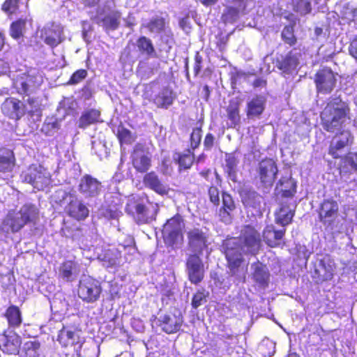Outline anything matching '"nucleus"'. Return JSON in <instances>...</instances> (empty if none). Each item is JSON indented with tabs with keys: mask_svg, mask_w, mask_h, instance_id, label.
Masks as SVG:
<instances>
[{
	"mask_svg": "<svg viewBox=\"0 0 357 357\" xmlns=\"http://www.w3.org/2000/svg\"><path fill=\"white\" fill-rule=\"evenodd\" d=\"M320 124L327 132L335 133L330 143L328 153L333 159H340V151L350 146L354 136L349 130L345 129L351 121L349 105L338 96L330 97L320 112Z\"/></svg>",
	"mask_w": 357,
	"mask_h": 357,
	"instance_id": "f257e3e1",
	"label": "nucleus"
},
{
	"mask_svg": "<svg viewBox=\"0 0 357 357\" xmlns=\"http://www.w3.org/2000/svg\"><path fill=\"white\" fill-rule=\"evenodd\" d=\"M40 219V211L33 204H24L19 211L10 210L2 220L0 231L5 234L17 233L28 224L36 225Z\"/></svg>",
	"mask_w": 357,
	"mask_h": 357,
	"instance_id": "f03ea898",
	"label": "nucleus"
},
{
	"mask_svg": "<svg viewBox=\"0 0 357 357\" xmlns=\"http://www.w3.org/2000/svg\"><path fill=\"white\" fill-rule=\"evenodd\" d=\"M318 220L326 230H340L342 228L340 221V205L333 197L324 199L317 208Z\"/></svg>",
	"mask_w": 357,
	"mask_h": 357,
	"instance_id": "7ed1b4c3",
	"label": "nucleus"
},
{
	"mask_svg": "<svg viewBox=\"0 0 357 357\" xmlns=\"http://www.w3.org/2000/svg\"><path fill=\"white\" fill-rule=\"evenodd\" d=\"M102 292L101 283L96 279L86 276L78 284L77 296L85 303H94L99 301Z\"/></svg>",
	"mask_w": 357,
	"mask_h": 357,
	"instance_id": "20e7f679",
	"label": "nucleus"
},
{
	"mask_svg": "<svg viewBox=\"0 0 357 357\" xmlns=\"http://www.w3.org/2000/svg\"><path fill=\"white\" fill-rule=\"evenodd\" d=\"M337 73L331 68L324 66L317 70L314 75V83L318 93L329 94L335 89L337 84Z\"/></svg>",
	"mask_w": 357,
	"mask_h": 357,
	"instance_id": "39448f33",
	"label": "nucleus"
},
{
	"mask_svg": "<svg viewBox=\"0 0 357 357\" xmlns=\"http://www.w3.org/2000/svg\"><path fill=\"white\" fill-rule=\"evenodd\" d=\"M238 238L242 247L245 248L249 253L257 255L259 252L261 245V235L255 226H243Z\"/></svg>",
	"mask_w": 357,
	"mask_h": 357,
	"instance_id": "423d86ee",
	"label": "nucleus"
},
{
	"mask_svg": "<svg viewBox=\"0 0 357 357\" xmlns=\"http://www.w3.org/2000/svg\"><path fill=\"white\" fill-rule=\"evenodd\" d=\"M24 181L31 184L38 190H43L49 184L50 174L40 164H31L22 173Z\"/></svg>",
	"mask_w": 357,
	"mask_h": 357,
	"instance_id": "0eeeda50",
	"label": "nucleus"
},
{
	"mask_svg": "<svg viewBox=\"0 0 357 357\" xmlns=\"http://www.w3.org/2000/svg\"><path fill=\"white\" fill-rule=\"evenodd\" d=\"M257 172L260 182L259 187L268 188L273 185L276 179L278 168L275 160L265 158L259 161Z\"/></svg>",
	"mask_w": 357,
	"mask_h": 357,
	"instance_id": "6e6552de",
	"label": "nucleus"
},
{
	"mask_svg": "<svg viewBox=\"0 0 357 357\" xmlns=\"http://www.w3.org/2000/svg\"><path fill=\"white\" fill-rule=\"evenodd\" d=\"M336 266L334 260L328 255H325L318 261L314 267L313 279L317 284H322L325 282L333 280Z\"/></svg>",
	"mask_w": 357,
	"mask_h": 357,
	"instance_id": "1a4fd4ad",
	"label": "nucleus"
},
{
	"mask_svg": "<svg viewBox=\"0 0 357 357\" xmlns=\"http://www.w3.org/2000/svg\"><path fill=\"white\" fill-rule=\"evenodd\" d=\"M63 29L59 24L50 22L40 31V38L51 48L57 47L63 41Z\"/></svg>",
	"mask_w": 357,
	"mask_h": 357,
	"instance_id": "9d476101",
	"label": "nucleus"
},
{
	"mask_svg": "<svg viewBox=\"0 0 357 357\" xmlns=\"http://www.w3.org/2000/svg\"><path fill=\"white\" fill-rule=\"evenodd\" d=\"M57 341L63 348L77 346L79 349L77 350V356H80L78 352H79V349L82 347L84 340L81 338L78 331L68 326H63L62 328L59 331Z\"/></svg>",
	"mask_w": 357,
	"mask_h": 357,
	"instance_id": "9b49d317",
	"label": "nucleus"
},
{
	"mask_svg": "<svg viewBox=\"0 0 357 357\" xmlns=\"http://www.w3.org/2000/svg\"><path fill=\"white\" fill-rule=\"evenodd\" d=\"M189 281L194 284L200 283L204 278V264L197 254L190 255L186 261Z\"/></svg>",
	"mask_w": 357,
	"mask_h": 357,
	"instance_id": "f8f14e48",
	"label": "nucleus"
},
{
	"mask_svg": "<svg viewBox=\"0 0 357 357\" xmlns=\"http://www.w3.org/2000/svg\"><path fill=\"white\" fill-rule=\"evenodd\" d=\"M125 210L135 219L137 224L147 223L151 219L148 207L138 199L130 200L126 204Z\"/></svg>",
	"mask_w": 357,
	"mask_h": 357,
	"instance_id": "ddd939ff",
	"label": "nucleus"
},
{
	"mask_svg": "<svg viewBox=\"0 0 357 357\" xmlns=\"http://www.w3.org/2000/svg\"><path fill=\"white\" fill-rule=\"evenodd\" d=\"M227 268L231 276L237 275L243 269L244 258L238 248L227 247L225 249Z\"/></svg>",
	"mask_w": 357,
	"mask_h": 357,
	"instance_id": "4468645a",
	"label": "nucleus"
},
{
	"mask_svg": "<svg viewBox=\"0 0 357 357\" xmlns=\"http://www.w3.org/2000/svg\"><path fill=\"white\" fill-rule=\"evenodd\" d=\"M130 158L132 166L137 172L146 173L151 167V159L140 144H137L134 147Z\"/></svg>",
	"mask_w": 357,
	"mask_h": 357,
	"instance_id": "2eb2a0df",
	"label": "nucleus"
},
{
	"mask_svg": "<svg viewBox=\"0 0 357 357\" xmlns=\"http://www.w3.org/2000/svg\"><path fill=\"white\" fill-rule=\"evenodd\" d=\"M286 229H276L273 225H266L262 231V238L270 248H278L284 245V237Z\"/></svg>",
	"mask_w": 357,
	"mask_h": 357,
	"instance_id": "dca6fc26",
	"label": "nucleus"
},
{
	"mask_svg": "<svg viewBox=\"0 0 357 357\" xmlns=\"http://www.w3.org/2000/svg\"><path fill=\"white\" fill-rule=\"evenodd\" d=\"M188 244L192 251L197 252L200 255L204 249L207 248V236L199 228L190 229L187 233Z\"/></svg>",
	"mask_w": 357,
	"mask_h": 357,
	"instance_id": "f3484780",
	"label": "nucleus"
},
{
	"mask_svg": "<svg viewBox=\"0 0 357 357\" xmlns=\"http://www.w3.org/2000/svg\"><path fill=\"white\" fill-rule=\"evenodd\" d=\"M24 107L25 105L20 100L10 98L3 103L1 110L9 119L18 121L25 114Z\"/></svg>",
	"mask_w": 357,
	"mask_h": 357,
	"instance_id": "a211bd4d",
	"label": "nucleus"
},
{
	"mask_svg": "<svg viewBox=\"0 0 357 357\" xmlns=\"http://www.w3.org/2000/svg\"><path fill=\"white\" fill-rule=\"evenodd\" d=\"M101 190V183L89 174H85L79 184V190L86 197L98 196Z\"/></svg>",
	"mask_w": 357,
	"mask_h": 357,
	"instance_id": "6ab92c4d",
	"label": "nucleus"
},
{
	"mask_svg": "<svg viewBox=\"0 0 357 357\" xmlns=\"http://www.w3.org/2000/svg\"><path fill=\"white\" fill-rule=\"evenodd\" d=\"M298 58L292 50L289 51L286 54L278 55L275 59L277 68L286 74H289L298 66Z\"/></svg>",
	"mask_w": 357,
	"mask_h": 357,
	"instance_id": "aec40b11",
	"label": "nucleus"
},
{
	"mask_svg": "<svg viewBox=\"0 0 357 357\" xmlns=\"http://www.w3.org/2000/svg\"><path fill=\"white\" fill-rule=\"evenodd\" d=\"M252 279L261 288H266L270 282L271 274L266 264L257 261L252 264Z\"/></svg>",
	"mask_w": 357,
	"mask_h": 357,
	"instance_id": "412c9836",
	"label": "nucleus"
},
{
	"mask_svg": "<svg viewBox=\"0 0 357 357\" xmlns=\"http://www.w3.org/2000/svg\"><path fill=\"white\" fill-rule=\"evenodd\" d=\"M143 183L146 188L160 195L163 196L169 193L168 185L162 183L158 174L153 171L145 174L143 177Z\"/></svg>",
	"mask_w": 357,
	"mask_h": 357,
	"instance_id": "4be33fe9",
	"label": "nucleus"
},
{
	"mask_svg": "<svg viewBox=\"0 0 357 357\" xmlns=\"http://www.w3.org/2000/svg\"><path fill=\"white\" fill-rule=\"evenodd\" d=\"M236 210V204L232 196L227 192H222L221 206L218 211L220 220L224 222H230L233 212Z\"/></svg>",
	"mask_w": 357,
	"mask_h": 357,
	"instance_id": "5701e85b",
	"label": "nucleus"
},
{
	"mask_svg": "<svg viewBox=\"0 0 357 357\" xmlns=\"http://www.w3.org/2000/svg\"><path fill=\"white\" fill-rule=\"evenodd\" d=\"M68 216L77 220H83L89 216L88 208L77 198L72 199L65 207Z\"/></svg>",
	"mask_w": 357,
	"mask_h": 357,
	"instance_id": "b1692460",
	"label": "nucleus"
},
{
	"mask_svg": "<svg viewBox=\"0 0 357 357\" xmlns=\"http://www.w3.org/2000/svg\"><path fill=\"white\" fill-rule=\"evenodd\" d=\"M241 101L238 97L229 100L228 105L225 108L227 117L229 120L228 128H235L241 123Z\"/></svg>",
	"mask_w": 357,
	"mask_h": 357,
	"instance_id": "393cba45",
	"label": "nucleus"
},
{
	"mask_svg": "<svg viewBox=\"0 0 357 357\" xmlns=\"http://www.w3.org/2000/svg\"><path fill=\"white\" fill-rule=\"evenodd\" d=\"M266 99L264 96L257 95L248 102L246 116L248 119L259 118L266 108Z\"/></svg>",
	"mask_w": 357,
	"mask_h": 357,
	"instance_id": "a878e982",
	"label": "nucleus"
},
{
	"mask_svg": "<svg viewBox=\"0 0 357 357\" xmlns=\"http://www.w3.org/2000/svg\"><path fill=\"white\" fill-rule=\"evenodd\" d=\"M183 322V320L181 315L165 314L160 320L159 326L162 331L167 334H173L180 330Z\"/></svg>",
	"mask_w": 357,
	"mask_h": 357,
	"instance_id": "bb28decb",
	"label": "nucleus"
},
{
	"mask_svg": "<svg viewBox=\"0 0 357 357\" xmlns=\"http://www.w3.org/2000/svg\"><path fill=\"white\" fill-rule=\"evenodd\" d=\"M176 98L173 89L169 86H165L155 95L153 102L158 108L167 109L173 104Z\"/></svg>",
	"mask_w": 357,
	"mask_h": 357,
	"instance_id": "cd10ccee",
	"label": "nucleus"
},
{
	"mask_svg": "<svg viewBox=\"0 0 357 357\" xmlns=\"http://www.w3.org/2000/svg\"><path fill=\"white\" fill-rule=\"evenodd\" d=\"M294 215L295 210L291 209L287 202H283L275 212V222L282 227H286L292 222Z\"/></svg>",
	"mask_w": 357,
	"mask_h": 357,
	"instance_id": "c85d7f7f",
	"label": "nucleus"
},
{
	"mask_svg": "<svg viewBox=\"0 0 357 357\" xmlns=\"http://www.w3.org/2000/svg\"><path fill=\"white\" fill-rule=\"evenodd\" d=\"M101 112L97 109H89L82 112L79 118L78 128L86 129L89 126L102 122Z\"/></svg>",
	"mask_w": 357,
	"mask_h": 357,
	"instance_id": "c756f323",
	"label": "nucleus"
},
{
	"mask_svg": "<svg viewBox=\"0 0 357 357\" xmlns=\"http://www.w3.org/2000/svg\"><path fill=\"white\" fill-rule=\"evenodd\" d=\"M77 272V264L74 260L63 261L59 267V278L65 282H72Z\"/></svg>",
	"mask_w": 357,
	"mask_h": 357,
	"instance_id": "7c9ffc66",
	"label": "nucleus"
},
{
	"mask_svg": "<svg viewBox=\"0 0 357 357\" xmlns=\"http://www.w3.org/2000/svg\"><path fill=\"white\" fill-rule=\"evenodd\" d=\"M15 164L14 153L8 149H0V172H11Z\"/></svg>",
	"mask_w": 357,
	"mask_h": 357,
	"instance_id": "2f4dec72",
	"label": "nucleus"
},
{
	"mask_svg": "<svg viewBox=\"0 0 357 357\" xmlns=\"http://www.w3.org/2000/svg\"><path fill=\"white\" fill-rule=\"evenodd\" d=\"M136 46L141 54L151 58L157 56L154 45L149 38L145 36H139L136 40Z\"/></svg>",
	"mask_w": 357,
	"mask_h": 357,
	"instance_id": "473e14b6",
	"label": "nucleus"
},
{
	"mask_svg": "<svg viewBox=\"0 0 357 357\" xmlns=\"http://www.w3.org/2000/svg\"><path fill=\"white\" fill-rule=\"evenodd\" d=\"M4 317L10 328H18L22 322L21 310L15 305H11L6 309Z\"/></svg>",
	"mask_w": 357,
	"mask_h": 357,
	"instance_id": "72a5a7b5",
	"label": "nucleus"
},
{
	"mask_svg": "<svg viewBox=\"0 0 357 357\" xmlns=\"http://www.w3.org/2000/svg\"><path fill=\"white\" fill-rule=\"evenodd\" d=\"M168 24L166 19L161 16L153 17L146 24H142V27L146 29L150 33H160L164 32Z\"/></svg>",
	"mask_w": 357,
	"mask_h": 357,
	"instance_id": "f704fd0d",
	"label": "nucleus"
},
{
	"mask_svg": "<svg viewBox=\"0 0 357 357\" xmlns=\"http://www.w3.org/2000/svg\"><path fill=\"white\" fill-rule=\"evenodd\" d=\"M121 14L114 10L105 15L102 19V26L106 31L116 30L120 25Z\"/></svg>",
	"mask_w": 357,
	"mask_h": 357,
	"instance_id": "c9c22d12",
	"label": "nucleus"
},
{
	"mask_svg": "<svg viewBox=\"0 0 357 357\" xmlns=\"http://www.w3.org/2000/svg\"><path fill=\"white\" fill-rule=\"evenodd\" d=\"M20 344L21 340L17 335L13 336L5 335L2 344V351L8 354H16L19 351Z\"/></svg>",
	"mask_w": 357,
	"mask_h": 357,
	"instance_id": "e433bc0d",
	"label": "nucleus"
},
{
	"mask_svg": "<svg viewBox=\"0 0 357 357\" xmlns=\"http://www.w3.org/2000/svg\"><path fill=\"white\" fill-rule=\"evenodd\" d=\"M175 160L178 165L179 170L190 169L195 162L194 151L188 149L184 153H177Z\"/></svg>",
	"mask_w": 357,
	"mask_h": 357,
	"instance_id": "4c0bfd02",
	"label": "nucleus"
},
{
	"mask_svg": "<svg viewBox=\"0 0 357 357\" xmlns=\"http://www.w3.org/2000/svg\"><path fill=\"white\" fill-rule=\"evenodd\" d=\"M294 27L295 23L293 22L285 25L281 31L282 40L290 47H294L298 42Z\"/></svg>",
	"mask_w": 357,
	"mask_h": 357,
	"instance_id": "58836bf2",
	"label": "nucleus"
},
{
	"mask_svg": "<svg viewBox=\"0 0 357 357\" xmlns=\"http://www.w3.org/2000/svg\"><path fill=\"white\" fill-rule=\"evenodd\" d=\"M282 196L292 197L296 192V184L291 178H282L279 180Z\"/></svg>",
	"mask_w": 357,
	"mask_h": 357,
	"instance_id": "ea45409f",
	"label": "nucleus"
},
{
	"mask_svg": "<svg viewBox=\"0 0 357 357\" xmlns=\"http://www.w3.org/2000/svg\"><path fill=\"white\" fill-rule=\"evenodd\" d=\"M24 0H5L1 6V10L8 15L16 14L20 9V6ZM29 0H25V6L26 8L29 6Z\"/></svg>",
	"mask_w": 357,
	"mask_h": 357,
	"instance_id": "a19ab883",
	"label": "nucleus"
},
{
	"mask_svg": "<svg viewBox=\"0 0 357 357\" xmlns=\"http://www.w3.org/2000/svg\"><path fill=\"white\" fill-rule=\"evenodd\" d=\"M292 9L301 15H307L312 12L311 0H292Z\"/></svg>",
	"mask_w": 357,
	"mask_h": 357,
	"instance_id": "79ce46f5",
	"label": "nucleus"
},
{
	"mask_svg": "<svg viewBox=\"0 0 357 357\" xmlns=\"http://www.w3.org/2000/svg\"><path fill=\"white\" fill-rule=\"evenodd\" d=\"M26 20L19 19L13 22L10 27V35L14 39H19L23 36V31L25 29Z\"/></svg>",
	"mask_w": 357,
	"mask_h": 357,
	"instance_id": "37998d69",
	"label": "nucleus"
},
{
	"mask_svg": "<svg viewBox=\"0 0 357 357\" xmlns=\"http://www.w3.org/2000/svg\"><path fill=\"white\" fill-rule=\"evenodd\" d=\"M162 235L166 241L171 245L176 244L179 240L183 238L181 229H162Z\"/></svg>",
	"mask_w": 357,
	"mask_h": 357,
	"instance_id": "c03bdc74",
	"label": "nucleus"
},
{
	"mask_svg": "<svg viewBox=\"0 0 357 357\" xmlns=\"http://www.w3.org/2000/svg\"><path fill=\"white\" fill-rule=\"evenodd\" d=\"M241 197L243 204L254 206L258 202L260 195L255 190H244L241 192Z\"/></svg>",
	"mask_w": 357,
	"mask_h": 357,
	"instance_id": "a18cd8bd",
	"label": "nucleus"
},
{
	"mask_svg": "<svg viewBox=\"0 0 357 357\" xmlns=\"http://www.w3.org/2000/svg\"><path fill=\"white\" fill-rule=\"evenodd\" d=\"M121 257V252L117 249H108L105 251L102 260L108 262L110 266H114L119 264Z\"/></svg>",
	"mask_w": 357,
	"mask_h": 357,
	"instance_id": "49530a36",
	"label": "nucleus"
},
{
	"mask_svg": "<svg viewBox=\"0 0 357 357\" xmlns=\"http://www.w3.org/2000/svg\"><path fill=\"white\" fill-rule=\"evenodd\" d=\"M116 137L121 145L131 144L133 141L131 131L121 124L117 128Z\"/></svg>",
	"mask_w": 357,
	"mask_h": 357,
	"instance_id": "de8ad7c7",
	"label": "nucleus"
},
{
	"mask_svg": "<svg viewBox=\"0 0 357 357\" xmlns=\"http://www.w3.org/2000/svg\"><path fill=\"white\" fill-rule=\"evenodd\" d=\"M238 160L233 153H228L225 155V172L229 176L236 175V167Z\"/></svg>",
	"mask_w": 357,
	"mask_h": 357,
	"instance_id": "09e8293b",
	"label": "nucleus"
},
{
	"mask_svg": "<svg viewBox=\"0 0 357 357\" xmlns=\"http://www.w3.org/2000/svg\"><path fill=\"white\" fill-rule=\"evenodd\" d=\"M40 343L38 340L28 341L25 343V357H39L38 351Z\"/></svg>",
	"mask_w": 357,
	"mask_h": 357,
	"instance_id": "8fccbe9b",
	"label": "nucleus"
},
{
	"mask_svg": "<svg viewBox=\"0 0 357 357\" xmlns=\"http://www.w3.org/2000/svg\"><path fill=\"white\" fill-rule=\"evenodd\" d=\"M202 127H197L192 129L190 137V149L194 151L199 147L202 139Z\"/></svg>",
	"mask_w": 357,
	"mask_h": 357,
	"instance_id": "3c124183",
	"label": "nucleus"
},
{
	"mask_svg": "<svg viewBox=\"0 0 357 357\" xmlns=\"http://www.w3.org/2000/svg\"><path fill=\"white\" fill-rule=\"evenodd\" d=\"M182 222V217L176 214L166 222L162 229H181Z\"/></svg>",
	"mask_w": 357,
	"mask_h": 357,
	"instance_id": "603ef678",
	"label": "nucleus"
},
{
	"mask_svg": "<svg viewBox=\"0 0 357 357\" xmlns=\"http://www.w3.org/2000/svg\"><path fill=\"white\" fill-rule=\"evenodd\" d=\"M342 151H340V154ZM340 158L342 159L345 167L349 166L352 169L357 170V153L349 152L343 157L340 155Z\"/></svg>",
	"mask_w": 357,
	"mask_h": 357,
	"instance_id": "864d4df0",
	"label": "nucleus"
},
{
	"mask_svg": "<svg viewBox=\"0 0 357 357\" xmlns=\"http://www.w3.org/2000/svg\"><path fill=\"white\" fill-rule=\"evenodd\" d=\"M87 70L85 69H79L74 72L70 77L68 83L71 85L77 84L86 77Z\"/></svg>",
	"mask_w": 357,
	"mask_h": 357,
	"instance_id": "5fc2aeb1",
	"label": "nucleus"
},
{
	"mask_svg": "<svg viewBox=\"0 0 357 357\" xmlns=\"http://www.w3.org/2000/svg\"><path fill=\"white\" fill-rule=\"evenodd\" d=\"M206 295L204 293V290H198L192 296V306L193 308L197 309L204 302H206Z\"/></svg>",
	"mask_w": 357,
	"mask_h": 357,
	"instance_id": "6e6d98bb",
	"label": "nucleus"
},
{
	"mask_svg": "<svg viewBox=\"0 0 357 357\" xmlns=\"http://www.w3.org/2000/svg\"><path fill=\"white\" fill-rule=\"evenodd\" d=\"M208 195L210 202L215 206H218L220 204L219 189L215 185H211L208 189Z\"/></svg>",
	"mask_w": 357,
	"mask_h": 357,
	"instance_id": "4d7b16f0",
	"label": "nucleus"
},
{
	"mask_svg": "<svg viewBox=\"0 0 357 357\" xmlns=\"http://www.w3.org/2000/svg\"><path fill=\"white\" fill-rule=\"evenodd\" d=\"M193 71L195 77H197L201 72L203 67V57L199 52H196L194 56Z\"/></svg>",
	"mask_w": 357,
	"mask_h": 357,
	"instance_id": "13d9d810",
	"label": "nucleus"
},
{
	"mask_svg": "<svg viewBox=\"0 0 357 357\" xmlns=\"http://www.w3.org/2000/svg\"><path fill=\"white\" fill-rule=\"evenodd\" d=\"M215 137L212 133H207L204 139V146L207 151L211 150L215 143Z\"/></svg>",
	"mask_w": 357,
	"mask_h": 357,
	"instance_id": "bf43d9fd",
	"label": "nucleus"
},
{
	"mask_svg": "<svg viewBox=\"0 0 357 357\" xmlns=\"http://www.w3.org/2000/svg\"><path fill=\"white\" fill-rule=\"evenodd\" d=\"M247 74L244 72L236 71L231 76V84L233 88L236 85L242 77H244Z\"/></svg>",
	"mask_w": 357,
	"mask_h": 357,
	"instance_id": "052dcab7",
	"label": "nucleus"
},
{
	"mask_svg": "<svg viewBox=\"0 0 357 357\" xmlns=\"http://www.w3.org/2000/svg\"><path fill=\"white\" fill-rule=\"evenodd\" d=\"M349 52L352 57L357 59V36L351 42L349 47Z\"/></svg>",
	"mask_w": 357,
	"mask_h": 357,
	"instance_id": "680f3d73",
	"label": "nucleus"
},
{
	"mask_svg": "<svg viewBox=\"0 0 357 357\" xmlns=\"http://www.w3.org/2000/svg\"><path fill=\"white\" fill-rule=\"evenodd\" d=\"M266 84V80L261 77L255 79L252 82V86L254 88L265 87Z\"/></svg>",
	"mask_w": 357,
	"mask_h": 357,
	"instance_id": "e2e57ef3",
	"label": "nucleus"
},
{
	"mask_svg": "<svg viewBox=\"0 0 357 357\" xmlns=\"http://www.w3.org/2000/svg\"><path fill=\"white\" fill-rule=\"evenodd\" d=\"M82 3L87 8H93L98 6L100 0H80Z\"/></svg>",
	"mask_w": 357,
	"mask_h": 357,
	"instance_id": "0e129e2a",
	"label": "nucleus"
},
{
	"mask_svg": "<svg viewBox=\"0 0 357 357\" xmlns=\"http://www.w3.org/2000/svg\"><path fill=\"white\" fill-rule=\"evenodd\" d=\"M211 95V90L208 85L205 84L203 86V98L204 100L208 101Z\"/></svg>",
	"mask_w": 357,
	"mask_h": 357,
	"instance_id": "69168bd1",
	"label": "nucleus"
},
{
	"mask_svg": "<svg viewBox=\"0 0 357 357\" xmlns=\"http://www.w3.org/2000/svg\"><path fill=\"white\" fill-rule=\"evenodd\" d=\"M212 73V69L209 67H207L204 70L203 73L201 75V77L203 79H211Z\"/></svg>",
	"mask_w": 357,
	"mask_h": 357,
	"instance_id": "338daca9",
	"label": "nucleus"
},
{
	"mask_svg": "<svg viewBox=\"0 0 357 357\" xmlns=\"http://www.w3.org/2000/svg\"><path fill=\"white\" fill-rule=\"evenodd\" d=\"M29 84H28L27 82H22L20 83V93H22V94H27L28 91H29Z\"/></svg>",
	"mask_w": 357,
	"mask_h": 357,
	"instance_id": "774afa93",
	"label": "nucleus"
}]
</instances>
